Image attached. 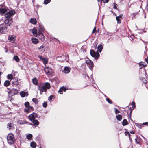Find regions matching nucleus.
<instances>
[{
  "label": "nucleus",
  "mask_w": 148,
  "mask_h": 148,
  "mask_svg": "<svg viewBox=\"0 0 148 148\" xmlns=\"http://www.w3.org/2000/svg\"><path fill=\"white\" fill-rule=\"evenodd\" d=\"M50 84L48 82L41 83L38 86V90L40 91V93L42 94L43 92H46L47 89L50 88Z\"/></svg>",
  "instance_id": "2"
},
{
  "label": "nucleus",
  "mask_w": 148,
  "mask_h": 148,
  "mask_svg": "<svg viewBox=\"0 0 148 148\" xmlns=\"http://www.w3.org/2000/svg\"><path fill=\"white\" fill-rule=\"evenodd\" d=\"M16 13L14 10L8 12L5 15V16L6 19L4 21V23H5V25L7 24L8 25H10L13 22V20L12 18H10V17L14 15Z\"/></svg>",
  "instance_id": "1"
},
{
  "label": "nucleus",
  "mask_w": 148,
  "mask_h": 148,
  "mask_svg": "<svg viewBox=\"0 0 148 148\" xmlns=\"http://www.w3.org/2000/svg\"><path fill=\"white\" fill-rule=\"evenodd\" d=\"M96 32V28L95 27L93 29V30L92 31V33H95Z\"/></svg>",
  "instance_id": "47"
},
{
  "label": "nucleus",
  "mask_w": 148,
  "mask_h": 148,
  "mask_svg": "<svg viewBox=\"0 0 148 148\" xmlns=\"http://www.w3.org/2000/svg\"><path fill=\"white\" fill-rule=\"evenodd\" d=\"M103 0H98V1L101 3Z\"/></svg>",
  "instance_id": "54"
},
{
  "label": "nucleus",
  "mask_w": 148,
  "mask_h": 148,
  "mask_svg": "<svg viewBox=\"0 0 148 148\" xmlns=\"http://www.w3.org/2000/svg\"><path fill=\"white\" fill-rule=\"evenodd\" d=\"M21 96L22 97H24L25 96H27L28 95V93L24 91H21L20 93Z\"/></svg>",
  "instance_id": "14"
},
{
  "label": "nucleus",
  "mask_w": 148,
  "mask_h": 148,
  "mask_svg": "<svg viewBox=\"0 0 148 148\" xmlns=\"http://www.w3.org/2000/svg\"><path fill=\"white\" fill-rule=\"evenodd\" d=\"M7 78L8 79L12 80L13 78V75L12 74H8L7 76Z\"/></svg>",
  "instance_id": "32"
},
{
  "label": "nucleus",
  "mask_w": 148,
  "mask_h": 148,
  "mask_svg": "<svg viewBox=\"0 0 148 148\" xmlns=\"http://www.w3.org/2000/svg\"><path fill=\"white\" fill-rule=\"evenodd\" d=\"M119 16H120V17H119V18H121V16L120 15Z\"/></svg>",
  "instance_id": "55"
},
{
  "label": "nucleus",
  "mask_w": 148,
  "mask_h": 148,
  "mask_svg": "<svg viewBox=\"0 0 148 148\" xmlns=\"http://www.w3.org/2000/svg\"><path fill=\"white\" fill-rule=\"evenodd\" d=\"M145 60L146 61V62H147V63L148 64V57L147 58L145 59Z\"/></svg>",
  "instance_id": "52"
},
{
  "label": "nucleus",
  "mask_w": 148,
  "mask_h": 148,
  "mask_svg": "<svg viewBox=\"0 0 148 148\" xmlns=\"http://www.w3.org/2000/svg\"><path fill=\"white\" fill-rule=\"evenodd\" d=\"M103 49V46L101 45H99L97 47V50L99 52H101Z\"/></svg>",
  "instance_id": "22"
},
{
  "label": "nucleus",
  "mask_w": 148,
  "mask_h": 148,
  "mask_svg": "<svg viewBox=\"0 0 148 148\" xmlns=\"http://www.w3.org/2000/svg\"><path fill=\"white\" fill-rule=\"evenodd\" d=\"M32 32L33 35L35 37H37L38 36V33L37 32V30L34 27L32 30Z\"/></svg>",
  "instance_id": "13"
},
{
  "label": "nucleus",
  "mask_w": 148,
  "mask_h": 148,
  "mask_svg": "<svg viewBox=\"0 0 148 148\" xmlns=\"http://www.w3.org/2000/svg\"><path fill=\"white\" fill-rule=\"evenodd\" d=\"M115 113L116 114H117L118 113H119L120 112L119 111V110H118V109L116 108H115Z\"/></svg>",
  "instance_id": "41"
},
{
  "label": "nucleus",
  "mask_w": 148,
  "mask_h": 148,
  "mask_svg": "<svg viewBox=\"0 0 148 148\" xmlns=\"http://www.w3.org/2000/svg\"><path fill=\"white\" fill-rule=\"evenodd\" d=\"M144 6H145V9L147 10L148 9V5L147 3H144L142 4L141 6L140 7V8L141 7H144Z\"/></svg>",
  "instance_id": "21"
},
{
  "label": "nucleus",
  "mask_w": 148,
  "mask_h": 148,
  "mask_svg": "<svg viewBox=\"0 0 148 148\" xmlns=\"http://www.w3.org/2000/svg\"><path fill=\"white\" fill-rule=\"evenodd\" d=\"M109 0H103V1L104 3H106L108 2Z\"/></svg>",
  "instance_id": "51"
},
{
  "label": "nucleus",
  "mask_w": 148,
  "mask_h": 148,
  "mask_svg": "<svg viewBox=\"0 0 148 148\" xmlns=\"http://www.w3.org/2000/svg\"><path fill=\"white\" fill-rule=\"evenodd\" d=\"M43 30V28L42 27L40 28L38 31L39 38L42 41H43L45 40V37L42 33Z\"/></svg>",
  "instance_id": "5"
},
{
  "label": "nucleus",
  "mask_w": 148,
  "mask_h": 148,
  "mask_svg": "<svg viewBox=\"0 0 148 148\" xmlns=\"http://www.w3.org/2000/svg\"><path fill=\"white\" fill-rule=\"evenodd\" d=\"M147 51H146L145 50L144 52L145 53Z\"/></svg>",
  "instance_id": "56"
},
{
  "label": "nucleus",
  "mask_w": 148,
  "mask_h": 148,
  "mask_svg": "<svg viewBox=\"0 0 148 148\" xmlns=\"http://www.w3.org/2000/svg\"><path fill=\"white\" fill-rule=\"evenodd\" d=\"M120 16H117L116 17V19L118 23H121V21L120 20V19H119V17Z\"/></svg>",
  "instance_id": "39"
},
{
  "label": "nucleus",
  "mask_w": 148,
  "mask_h": 148,
  "mask_svg": "<svg viewBox=\"0 0 148 148\" xmlns=\"http://www.w3.org/2000/svg\"><path fill=\"white\" fill-rule=\"evenodd\" d=\"M44 64H45L48 63V61L45 58H44L42 60Z\"/></svg>",
  "instance_id": "34"
},
{
  "label": "nucleus",
  "mask_w": 148,
  "mask_h": 148,
  "mask_svg": "<svg viewBox=\"0 0 148 148\" xmlns=\"http://www.w3.org/2000/svg\"><path fill=\"white\" fill-rule=\"evenodd\" d=\"M18 90L15 88L11 89L8 92V95L10 97H12L14 95H16L18 93Z\"/></svg>",
  "instance_id": "6"
},
{
  "label": "nucleus",
  "mask_w": 148,
  "mask_h": 148,
  "mask_svg": "<svg viewBox=\"0 0 148 148\" xmlns=\"http://www.w3.org/2000/svg\"><path fill=\"white\" fill-rule=\"evenodd\" d=\"M106 99L107 101L110 104H112V101L109 98H107Z\"/></svg>",
  "instance_id": "38"
},
{
  "label": "nucleus",
  "mask_w": 148,
  "mask_h": 148,
  "mask_svg": "<svg viewBox=\"0 0 148 148\" xmlns=\"http://www.w3.org/2000/svg\"><path fill=\"white\" fill-rule=\"evenodd\" d=\"M2 5H0V14L3 15L7 11V8H1V7H2Z\"/></svg>",
  "instance_id": "10"
},
{
  "label": "nucleus",
  "mask_w": 148,
  "mask_h": 148,
  "mask_svg": "<svg viewBox=\"0 0 148 148\" xmlns=\"http://www.w3.org/2000/svg\"><path fill=\"white\" fill-rule=\"evenodd\" d=\"M139 79L140 80L142 81L144 83L146 84L147 82V80L145 79L142 77H140Z\"/></svg>",
  "instance_id": "26"
},
{
  "label": "nucleus",
  "mask_w": 148,
  "mask_h": 148,
  "mask_svg": "<svg viewBox=\"0 0 148 148\" xmlns=\"http://www.w3.org/2000/svg\"><path fill=\"white\" fill-rule=\"evenodd\" d=\"M86 63L87 66L89 67L90 69L92 71L93 68L94 66V64L92 61H91L90 60H88L86 61Z\"/></svg>",
  "instance_id": "8"
},
{
  "label": "nucleus",
  "mask_w": 148,
  "mask_h": 148,
  "mask_svg": "<svg viewBox=\"0 0 148 148\" xmlns=\"http://www.w3.org/2000/svg\"><path fill=\"white\" fill-rule=\"evenodd\" d=\"M10 84V81L8 80H6L5 81L4 83V85L6 86H8Z\"/></svg>",
  "instance_id": "27"
},
{
  "label": "nucleus",
  "mask_w": 148,
  "mask_h": 148,
  "mask_svg": "<svg viewBox=\"0 0 148 148\" xmlns=\"http://www.w3.org/2000/svg\"><path fill=\"white\" fill-rule=\"evenodd\" d=\"M7 139L8 143L10 145L14 144L15 140L14 136L12 134H10L8 135Z\"/></svg>",
  "instance_id": "3"
},
{
  "label": "nucleus",
  "mask_w": 148,
  "mask_h": 148,
  "mask_svg": "<svg viewBox=\"0 0 148 148\" xmlns=\"http://www.w3.org/2000/svg\"><path fill=\"white\" fill-rule=\"evenodd\" d=\"M13 59L17 62L19 61V59L17 56H15L13 57Z\"/></svg>",
  "instance_id": "30"
},
{
  "label": "nucleus",
  "mask_w": 148,
  "mask_h": 148,
  "mask_svg": "<svg viewBox=\"0 0 148 148\" xmlns=\"http://www.w3.org/2000/svg\"><path fill=\"white\" fill-rule=\"evenodd\" d=\"M127 124V121L125 119H124L122 122V125H125Z\"/></svg>",
  "instance_id": "29"
},
{
  "label": "nucleus",
  "mask_w": 148,
  "mask_h": 148,
  "mask_svg": "<svg viewBox=\"0 0 148 148\" xmlns=\"http://www.w3.org/2000/svg\"><path fill=\"white\" fill-rule=\"evenodd\" d=\"M143 125H146L147 126H148V122H146L145 123H143Z\"/></svg>",
  "instance_id": "49"
},
{
  "label": "nucleus",
  "mask_w": 148,
  "mask_h": 148,
  "mask_svg": "<svg viewBox=\"0 0 148 148\" xmlns=\"http://www.w3.org/2000/svg\"><path fill=\"white\" fill-rule=\"evenodd\" d=\"M38 49L39 51L40 52H44L45 51L44 46H43L42 45L38 48Z\"/></svg>",
  "instance_id": "23"
},
{
  "label": "nucleus",
  "mask_w": 148,
  "mask_h": 148,
  "mask_svg": "<svg viewBox=\"0 0 148 148\" xmlns=\"http://www.w3.org/2000/svg\"><path fill=\"white\" fill-rule=\"evenodd\" d=\"M9 26L7 24L5 25V23L2 24H0V33L2 34L4 33L7 29V27Z\"/></svg>",
  "instance_id": "4"
},
{
  "label": "nucleus",
  "mask_w": 148,
  "mask_h": 148,
  "mask_svg": "<svg viewBox=\"0 0 148 148\" xmlns=\"http://www.w3.org/2000/svg\"><path fill=\"white\" fill-rule=\"evenodd\" d=\"M38 117L37 114L35 113H33L29 116V118L31 121L34 120L35 119Z\"/></svg>",
  "instance_id": "9"
},
{
  "label": "nucleus",
  "mask_w": 148,
  "mask_h": 148,
  "mask_svg": "<svg viewBox=\"0 0 148 148\" xmlns=\"http://www.w3.org/2000/svg\"><path fill=\"white\" fill-rule=\"evenodd\" d=\"M31 146L32 148H35L36 146V143L34 142H32L31 143Z\"/></svg>",
  "instance_id": "24"
},
{
  "label": "nucleus",
  "mask_w": 148,
  "mask_h": 148,
  "mask_svg": "<svg viewBox=\"0 0 148 148\" xmlns=\"http://www.w3.org/2000/svg\"><path fill=\"white\" fill-rule=\"evenodd\" d=\"M32 100L33 102L36 103H37V100L36 98H33Z\"/></svg>",
  "instance_id": "44"
},
{
  "label": "nucleus",
  "mask_w": 148,
  "mask_h": 148,
  "mask_svg": "<svg viewBox=\"0 0 148 148\" xmlns=\"http://www.w3.org/2000/svg\"><path fill=\"white\" fill-rule=\"evenodd\" d=\"M145 17H146V16H145Z\"/></svg>",
  "instance_id": "57"
},
{
  "label": "nucleus",
  "mask_w": 148,
  "mask_h": 148,
  "mask_svg": "<svg viewBox=\"0 0 148 148\" xmlns=\"http://www.w3.org/2000/svg\"><path fill=\"white\" fill-rule=\"evenodd\" d=\"M66 88L65 87H62L60 89L58 92L60 94H62V92H65L66 91Z\"/></svg>",
  "instance_id": "17"
},
{
  "label": "nucleus",
  "mask_w": 148,
  "mask_h": 148,
  "mask_svg": "<svg viewBox=\"0 0 148 148\" xmlns=\"http://www.w3.org/2000/svg\"><path fill=\"white\" fill-rule=\"evenodd\" d=\"M33 110H34V108H33V107L32 106H29L28 107V111H29V110H31L32 111H33Z\"/></svg>",
  "instance_id": "40"
},
{
  "label": "nucleus",
  "mask_w": 148,
  "mask_h": 148,
  "mask_svg": "<svg viewBox=\"0 0 148 148\" xmlns=\"http://www.w3.org/2000/svg\"><path fill=\"white\" fill-rule=\"evenodd\" d=\"M131 104L132 105V108H134L135 107V104L134 101H132V102Z\"/></svg>",
  "instance_id": "42"
},
{
  "label": "nucleus",
  "mask_w": 148,
  "mask_h": 148,
  "mask_svg": "<svg viewBox=\"0 0 148 148\" xmlns=\"http://www.w3.org/2000/svg\"><path fill=\"white\" fill-rule=\"evenodd\" d=\"M130 132L132 134H134V132L133 131H131Z\"/></svg>",
  "instance_id": "53"
},
{
  "label": "nucleus",
  "mask_w": 148,
  "mask_h": 148,
  "mask_svg": "<svg viewBox=\"0 0 148 148\" xmlns=\"http://www.w3.org/2000/svg\"><path fill=\"white\" fill-rule=\"evenodd\" d=\"M38 57L40 58V59L42 60L44 58H42V56L40 55H39L38 56Z\"/></svg>",
  "instance_id": "48"
},
{
  "label": "nucleus",
  "mask_w": 148,
  "mask_h": 148,
  "mask_svg": "<svg viewBox=\"0 0 148 148\" xmlns=\"http://www.w3.org/2000/svg\"><path fill=\"white\" fill-rule=\"evenodd\" d=\"M43 106L44 108H46L47 106V103L46 102H44L43 104Z\"/></svg>",
  "instance_id": "46"
},
{
  "label": "nucleus",
  "mask_w": 148,
  "mask_h": 148,
  "mask_svg": "<svg viewBox=\"0 0 148 148\" xmlns=\"http://www.w3.org/2000/svg\"><path fill=\"white\" fill-rule=\"evenodd\" d=\"M90 54L91 55L92 57H94L96 59H97L99 56V54L98 52H95L93 50H90Z\"/></svg>",
  "instance_id": "7"
},
{
  "label": "nucleus",
  "mask_w": 148,
  "mask_h": 148,
  "mask_svg": "<svg viewBox=\"0 0 148 148\" xmlns=\"http://www.w3.org/2000/svg\"><path fill=\"white\" fill-rule=\"evenodd\" d=\"M135 140L137 144H139V142L140 141V140L138 137H137L135 139Z\"/></svg>",
  "instance_id": "36"
},
{
  "label": "nucleus",
  "mask_w": 148,
  "mask_h": 148,
  "mask_svg": "<svg viewBox=\"0 0 148 148\" xmlns=\"http://www.w3.org/2000/svg\"><path fill=\"white\" fill-rule=\"evenodd\" d=\"M53 95H51L48 97V100L49 101L51 100L53 98Z\"/></svg>",
  "instance_id": "43"
},
{
  "label": "nucleus",
  "mask_w": 148,
  "mask_h": 148,
  "mask_svg": "<svg viewBox=\"0 0 148 148\" xmlns=\"http://www.w3.org/2000/svg\"><path fill=\"white\" fill-rule=\"evenodd\" d=\"M139 66L141 67L140 68V69L144 67H145L147 66V64L145 62H141L139 64Z\"/></svg>",
  "instance_id": "15"
},
{
  "label": "nucleus",
  "mask_w": 148,
  "mask_h": 148,
  "mask_svg": "<svg viewBox=\"0 0 148 148\" xmlns=\"http://www.w3.org/2000/svg\"><path fill=\"white\" fill-rule=\"evenodd\" d=\"M51 1V0H44V4H47L50 3Z\"/></svg>",
  "instance_id": "33"
},
{
  "label": "nucleus",
  "mask_w": 148,
  "mask_h": 148,
  "mask_svg": "<svg viewBox=\"0 0 148 148\" xmlns=\"http://www.w3.org/2000/svg\"><path fill=\"white\" fill-rule=\"evenodd\" d=\"M116 118L118 121H121L122 118V116L121 115L118 114L116 116Z\"/></svg>",
  "instance_id": "31"
},
{
  "label": "nucleus",
  "mask_w": 148,
  "mask_h": 148,
  "mask_svg": "<svg viewBox=\"0 0 148 148\" xmlns=\"http://www.w3.org/2000/svg\"><path fill=\"white\" fill-rule=\"evenodd\" d=\"M114 8L115 9H116L118 5L117 4L114 3L113 4Z\"/></svg>",
  "instance_id": "45"
},
{
  "label": "nucleus",
  "mask_w": 148,
  "mask_h": 148,
  "mask_svg": "<svg viewBox=\"0 0 148 148\" xmlns=\"http://www.w3.org/2000/svg\"><path fill=\"white\" fill-rule=\"evenodd\" d=\"M12 125V124L11 123H9L7 125V128L10 130L11 129Z\"/></svg>",
  "instance_id": "35"
},
{
  "label": "nucleus",
  "mask_w": 148,
  "mask_h": 148,
  "mask_svg": "<svg viewBox=\"0 0 148 148\" xmlns=\"http://www.w3.org/2000/svg\"><path fill=\"white\" fill-rule=\"evenodd\" d=\"M32 135L31 134H28L26 136L27 139L29 140H31L32 138Z\"/></svg>",
  "instance_id": "28"
},
{
  "label": "nucleus",
  "mask_w": 148,
  "mask_h": 148,
  "mask_svg": "<svg viewBox=\"0 0 148 148\" xmlns=\"http://www.w3.org/2000/svg\"><path fill=\"white\" fill-rule=\"evenodd\" d=\"M30 22L33 24H36L37 23V21L34 18H31L29 21Z\"/></svg>",
  "instance_id": "18"
},
{
  "label": "nucleus",
  "mask_w": 148,
  "mask_h": 148,
  "mask_svg": "<svg viewBox=\"0 0 148 148\" xmlns=\"http://www.w3.org/2000/svg\"><path fill=\"white\" fill-rule=\"evenodd\" d=\"M32 42L34 44H37L38 43V40L37 39L34 38H32L31 39Z\"/></svg>",
  "instance_id": "16"
},
{
  "label": "nucleus",
  "mask_w": 148,
  "mask_h": 148,
  "mask_svg": "<svg viewBox=\"0 0 148 148\" xmlns=\"http://www.w3.org/2000/svg\"><path fill=\"white\" fill-rule=\"evenodd\" d=\"M33 123V124L36 125H38L39 124V123L38 121L37 120H34L32 121Z\"/></svg>",
  "instance_id": "25"
},
{
  "label": "nucleus",
  "mask_w": 148,
  "mask_h": 148,
  "mask_svg": "<svg viewBox=\"0 0 148 148\" xmlns=\"http://www.w3.org/2000/svg\"><path fill=\"white\" fill-rule=\"evenodd\" d=\"M33 84L35 85H37L38 84L37 79L36 78H34L32 79Z\"/></svg>",
  "instance_id": "20"
},
{
  "label": "nucleus",
  "mask_w": 148,
  "mask_h": 148,
  "mask_svg": "<svg viewBox=\"0 0 148 148\" xmlns=\"http://www.w3.org/2000/svg\"><path fill=\"white\" fill-rule=\"evenodd\" d=\"M125 134L126 135H128L129 136H130V134L129 133V132H126L125 133Z\"/></svg>",
  "instance_id": "50"
},
{
  "label": "nucleus",
  "mask_w": 148,
  "mask_h": 148,
  "mask_svg": "<svg viewBox=\"0 0 148 148\" xmlns=\"http://www.w3.org/2000/svg\"><path fill=\"white\" fill-rule=\"evenodd\" d=\"M29 103L28 102H26L25 103V106L26 107H28L29 106Z\"/></svg>",
  "instance_id": "37"
},
{
  "label": "nucleus",
  "mask_w": 148,
  "mask_h": 148,
  "mask_svg": "<svg viewBox=\"0 0 148 148\" xmlns=\"http://www.w3.org/2000/svg\"><path fill=\"white\" fill-rule=\"evenodd\" d=\"M70 68L66 67L64 68L63 71L65 73H68L70 72Z\"/></svg>",
  "instance_id": "19"
},
{
  "label": "nucleus",
  "mask_w": 148,
  "mask_h": 148,
  "mask_svg": "<svg viewBox=\"0 0 148 148\" xmlns=\"http://www.w3.org/2000/svg\"><path fill=\"white\" fill-rule=\"evenodd\" d=\"M8 39L10 40V41L12 43H14L16 40L15 37L12 35H10L9 36Z\"/></svg>",
  "instance_id": "12"
},
{
  "label": "nucleus",
  "mask_w": 148,
  "mask_h": 148,
  "mask_svg": "<svg viewBox=\"0 0 148 148\" xmlns=\"http://www.w3.org/2000/svg\"><path fill=\"white\" fill-rule=\"evenodd\" d=\"M44 71L47 75H50L52 73V69L50 68L46 67L44 69Z\"/></svg>",
  "instance_id": "11"
}]
</instances>
